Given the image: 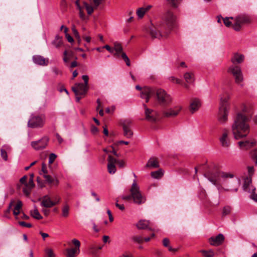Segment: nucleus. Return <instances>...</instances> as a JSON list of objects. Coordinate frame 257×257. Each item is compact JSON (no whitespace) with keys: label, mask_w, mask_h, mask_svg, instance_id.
<instances>
[{"label":"nucleus","mask_w":257,"mask_h":257,"mask_svg":"<svg viewBox=\"0 0 257 257\" xmlns=\"http://www.w3.org/2000/svg\"><path fill=\"white\" fill-rule=\"evenodd\" d=\"M176 17L171 11H167L162 20L155 25L151 24L149 29L150 35L154 38H166L176 27Z\"/></svg>","instance_id":"obj_1"},{"label":"nucleus","mask_w":257,"mask_h":257,"mask_svg":"<svg viewBox=\"0 0 257 257\" xmlns=\"http://www.w3.org/2000/svg\"><path fill=\"white\" fill-rule=\"evenodd\" d=\"M252 114V110L247 105H244L241 112L236 114L231 126L232 133L235 139H242L249 134L250 128L248 122Z\"/></svg>","instance_id":"obj_2"},{"label":"nucleus","mask_w":257,"mask_h":257,"mask_svg":"<svg viewBox=\"0 0 257 257\" xmlns=\"http://www.w3.org/2000/svg\"><path fill=\"white\" fill-rule=\"evenodd\" d=\"M155 94L158 103L162 106H167L170 104L172 101L171 96L164 90L162 89L156 90L149 87H145L143 88L141 97L145 99L146 102H148L149 98L154 96Z\"/></svg>","instance_id":"obj_3"},{"label":"nucleus","mask_w":257,"mask_h":257,"mask_svg":"<svg viewBox=\"0 0 257 257\" xmlns=\"http://www.w3.org/2000/svg\"><path fill=\"white\" fill-rule=\"evenodd\" d=\"M229 99V96L228 95L220 97L218 119L221 123H225L227 120V116L229 109V104L228 102Z\"/></svg>","instance_id":"obj_4"},{"label":"nucleus","mask_w":257,"mask_h":257,"mask_svg":"<svg viewBox=\"0 0 257 257\" xmlns=\"http://www.w3.org/2000/svg\"><path fill=\"white\" fill-rule=\"evenodd\" d=\"M106 49L109 53L112 54L115 57L121 58L125 64H130V60L126 54L123 52L121 45L115 42L113 43V47H111L108 45H106L102 47Z\"/></svg>","instance_id":"obj_5"},{"label":"nucleus","mask_w":257,"mask_h":257,"mask_svg":"<svg viewBox=\"0 0 257 257\" xmlns=\"http://www.w3.org/2000/svg\"><path fill=\"white\" fill-rule=\"evenodd\" d=\"M46 116L44 114H32L28 122V126L31 128H41L45 124Z\"/></svg>","instance_id":"obj_6"},{"label":"nucleus","mask_w":257,"mask_h":257,"mask_svg":"<svg viewBox=\"0 0 257 257\" xmlns=\"http://www.w3.org/2000/svg\"><path fill=\"white\" fill-rule=\"evenodd\" d=\"M130 192L132 194V198L135 203L140 205L145 202L146 198L142 195L140 187L135 180L130 189Z\"/></svg>","instance_id":"obj_7"},{"label":"nucleus","mask_w":257,"mask_h":257,"mask_svg":"<svg viewBox=\"0 0 257 257\" xmlns=\"http://www.w3.org/2000/svg\"><path fill=\"white\" fill-rule=\"evenodd\" d=\"M49 140V138L45 136L38 141H32L31 146L36 151L44 150L48 146Z\"/></svg>","instance_id":"obj_8"},{"label":"nucleus","mask_w":257,"mask_h":257,"mask_svg":"<svg viewBox=\"0 0 257 257\" xmlns=\"http://www.w3.org/2000/svg\"><path fill=\"white\" fill-rule=\"evenodd\" d=\"M228 72L234 77L235 82L240 84L243 81V76L240 68L237 65H231L228 69Z\"/></svg>","instance_id":"obj_9"},{"label":"nucleus","mask_w":257,"mask_h":257,"mask_svg":"<svg viewBox=\"0 0 257 257\" xmlns=\"http://www.w3.org/2000/svg\"><path fill=\"white\" fill-rule=\"evenodd\" d=\"M72 242L75 245L74 248L66 249L65 255L66 257H75L80 252V242L77 239H73Z\"/></svg>","instance_id":"obj_10"},{"label":"nucleus","mask_w":257,"mask_h":257,"mask_svg":"<svg viewBox=\"0 0 257 257\" xmlns=\"http://www.w3.org/2000/svg\"><path fill=\"white\" fill-rule=\"evenodd\" d=\"M72 91L74 92L75 96L85 95L88 90V86L83 84L76 83L72 87Z\"/></svg>","instance_id":"obj_11"},{"label":"nucleus","mask_w":257,"mask_h":257,"mask_svg":"<svg viewBox=\"0 0 257 257\" xmlns=\"http://www.w3.org/2000/svg\"><path fill=\"white\" fill-rule=\"evenodd\" d=\"M219 141L221 145L224 148H228L230 145V141L229 138V132L224 129L222 134L219 138Z\"/></svg>","instance_id":"obj_12"},{"label":"nucleus","mask_w":257,"mask_h":257,"mask_svg":"<svg viewBox=\"0 0 257 257\" xmlns=\"http://www.w3.org/2000/svg\"><path fill=\"white\" fill-rule=\"evenodd\" d=\"M256 141L254 139L246 140L245 141H239L238 145L241 150H247L256 145Z\"/></svg>","instance_id":"obj_13"},{"label":"nucleus","mask_w":257,"mask_h":257,"mask_svg":"<svg viewBox=\"0 0 257 257\" xmlns=\"http://www.w3.org/2000/svg\"><path fill=\"white\" fill-rule=\"evenodd\" d=\"M131 124L132 121L130 120H125L122 123L124 136L127 138H131L133 135L132 131L130 129Z\"/></svg>","instance_id":"obj_14"},{"label":"nucleus","mask_w":257,"mask_h":257,"mask_svg":"<svg viewBox=\"0 0 257 257\" xmlns=\"http://www.w3.org/2000/svg\"><path fill=\"white\" fill-rule=\"evenodd\" d=\"M181 108L180 106H177L173 108H170L163 112V116L166 117H174L179 114Z\"/></svg>","instance_id":"obj_15"},{"label":"nucleus","mask_w":257,"mask_h":257,"mask_svg":"<svg viewBox=\"0 0 257 257\" xmlns=\"http://www.w3.org/2000/svg\"><path fill=\"white\" fill-rule=\"evenodd\" d=\"M59 202V199L57 202H54L51 200L49 195H47L43 197L41 205L46 208H50L58 203Z\"/></svg>","instance_id":"obj_16"},{"label":"nucleus","mask_w":257,"mask_h":257,"mask_svg":"<svg viewBox=\"0 0 257 257\" xmlns=\"http://www.w3.org/2000/svg\"><path fill=\"white\" fill-rule=\"evenodd\" d=\"M224 239L222 234H219L216 236H212L209 239V242L211 245L218 246L221 244Z\"/></svg>","instance_id":"obj_17"},{"label":"nucleus","mask_w":257,"mask_h":257,"mask_svg":"<svg viewBox=\"0 0 257 257\" xmlns=\"http://www.w3.org/2000/svg\"><path fill=\"white\" fill-rule=\"evenodd\" d=\"M116 163V159L109 155L108 158L107 169L110 174H114L116 172L115 164Z\"/></svg>","instance_id":"obj_18"},{"label":"nucleus","mask_w":257,"mask_h":257,"mask_svg":"<svg viewBox=\"0 0 257 257\" xmlns=\"http://www.w3.org/2000/svg\"><path fill=\"white\" fill-rule=\"evenodd\" d=\"M201 106V102L198 99H193L190 102L189 106V111L191 113H194L197 111Z\"/></svg>","instance_id":"obj_19"},{"label":"nucleus","mask_w":257,"mask_h":257,"mask_svg":"<svg viewBox=\"0 0 257 257\" xmlns=\"http://www.w3.org/2000/svg\"><path fill=\"white\" fill-rule=\"evenodd\" d=\"M205 176L211 182L215 184L219 180L220 172L217 171L214 172H208L205 174Z\"/></svg>","instance_id":"obj_20"},{"label":"nucleus","mask_w":257,"mask_h":257,"mask_svg":"<svg viewBox=\"0 0 257 257\" xmlns=\"http://www.w3.org/2000/svg\"><path fill=\"white\" fill-rule=\"evenodd\" d=\"M144 106L145 108L146 119L149 121H155L157 118L156 116L154 114V111L152 109L148 108L146 104H144Z\"/></svg>","instance_id":"obj_21"},{"label":"nucleus","mask_w":257,"mask_h":257,"mask_svg":"<svg viewBox=\"0 0 257 257\" xmlns=\"http://www.w3.org/2000/svg\"><path fill=\"white\" fill-rule=\"evenodd\" d=\"M33 61L35 64H47L49 63L48 58L39 55L33 56Z\"/></svg>","instance_id":"obj_22"},{"label":"nucleus","mask_w":257,"mask_h":257,"mask_svg":"<svg viewBox=\"0 0 257 257\" xmlns=\"http://www.w3.org/2000/svg\"><path fill=\"white\" fill-rule=\"evenodd\" d=\"M153 6L152 5H148L145 7L139 8L136 11V14L139 19H142L146 13L148 12Z\"/></svg>","instance_id":"obj_23"},{"label":"nucleus","mask_w":257,"mask_h":257,"mask_svg":"<svg viewBox=\"0 0 257 257\" xmlns=\"http://www.w3.org/2000/svg\"><path fill=\"white\" fill-rule=\"evenodd\" d=\"M249 183H251L250 180L247 181V182H246V181H245V183L243 185V189L246 191H250L252 193L250 197L251 198L254 200L255 202H257V194H255L254 193V190H255V188H252L251 190H250L249 188L248 189V188H249L250 187Z\"/></svg>","instance_id":"obj_24"},{"label":"nucleus","mask_w":257,"mask_h":257,"mask_svg":"<svg viewBox=\"0 0 257 257\" xmlns=\"http://www.w3.org/2000/svg\"><path fill=\"white\" fill-rule=\"evenodd\" d=\"M159 167V163L158 158L156 157L151 158L145 166L148 168H157Z\"/></svg>","instance_id":"obj_25"},{"label":"nucleus","mask_w":257,"mask_h":257,"mask_svg":"<svg viewBox=\"0 0 257 257\" xmlns=\"http://www.w3.org/2000/svg\"><path fill=\"white\" fill-rule=\"evenodd\" d=\"M150 222L148 220H141L137 224V227L139 229H148L152 230V228L150 226Z\"/></svg>","instance_id":"obj_26"},{"label":"nucleus","mask_w":257,"mask_h":257,"mask_svg":"<svg viewBox=\"0 0 257 257\" xmlns=\"http://www.w3.org/2000/svg\"><path fill=\"white\" fill-rule=\"evenodd\" d=\"M244 59V56L242 54H239L238 53L235 54L232 58V62L233 63H242L243 62Z\"/></svg>","instance_id":"obj_27"},{"label":"nucleus","mask_w":257,"mask_h":257,"mask_svg":"<svg viewBox=\"0 0 257 257\" xmlns=\"http://www.w3.org/2000/svg\"><path fill=\"white\" fill-rule=\"evenodd\" d=\"M184 78L188 83H192L194 81V75L191 72L185 73L184 75Z\"/></svg>","instance_id":"obj_28"},{"label":"nucleus","mask_w":257,"mask_h":257,"mask_svg":"<svg viewBox=\"0 0 257 257\" xmlns=\"http://www.w3.org/2000/svg\"><path fill=\"white\" fill-rule=\"evenodd\" d=\"M31 215L34 218L40 220L43 218L42 216L40 214L36 206H34V209L30 211Z\"/></svg>","instance_id":"obj_29"},{"label":"nucleus","mask_w":257,"mask_h":257,"mask_svg":"<svg viewBox=\"0 0 257 257\" xmlns=\"http://www.w3.org/2000/svg\"><path fill=\"white\" fill-rule=\"evenodd\" d=\"M163 171L162 169H159L157 171L151 172V177L154 179H160L163 176Z\"/></svg>","instance_id":"obj_30"},{"label":"nucleus","mask_w":257,"mask_h":257,"mask_svg":"<svg viewBox=\"0 0 257 257\" xmlns=\"http://www.w3.org/2000/svg\"><path fill=\"white\" fill-rule=\"evenodd\" d=\"M22 205V202L20 200H18L13 210V214L14 215L17 216L20 213V209H21Z\"/></svg>","instance_id":"obj_31"},{"label":"nucleus","mask_w":257,"mask_h":257,"mask_svg":"<svg viewBox=\"0 0 257 257\" xmlns=\"http://www.w3.org/2000/svg\"><path fill=\"white\" fill-rule=\"evenodd\" d=\"M83 5L86 10L87 11V14L89 15H91L93 13L94 9H96L95 8H94V6L93 7L89 5L86 2H84Z\"/></svg>","instance_id":"obj_32"},{"label":"nucleus","mask_w":257,"mask_h":257,"mask_svg":"<svg viewBox=\"0 0 257 257\" xmlns=\"http://www.w3.org/2000/svg\"><path fill=\"white\" fill-rule=\"evenodd\" d=\"M220 177L224 179L232 178L234 177V174L230 172H220Z\"/></svg>","instance_id":"obj_33"},{"label":"nucleus","mask_w":257,"mask_h":257,"mask_svg":"<svg viewBox=\"0 0 257 257\" xmlns=\"http://www.w3.org/2000/svg\"><path fill=\"white\" fill-rule=\"evenodd\" d=\"M232 20V21L234 20L233 17H225V18H222V20L223 21L224 24L225 26L227 27H232L233 22L230 21Z\"/></svg>","instance_id":"obj_34"},{"label":"nucleus","mask_w":257,"mask_h":257,"mask_svg":"<svg viewBox=\"0 0 257 257\" xmlns=\"http://www.w3.org/2000/svg\"><path fill=\"white\" fill-rule=\"evenodd\" d=\"M169 4L174 8L178 7L182 0H167Z\"/></svg>","instance_id":"obj_35"},{"label":"nucleus","mask_w":257,"mask_h":257,"mask_svg":"<svg viewBox=\"0 0 257 257\" xmlns=\"http://www.w3.org/2000/svg\"><path fill=\"white\" fill-rule=\"evenodd\" d=\"M52 44L56 48H59L61 47L62 45V41L61 38H59L58 36H56L55 39L52 42Z\"/></svg>","instance_id":"obj_36"},{"label":"nucleus","mask_w":257,"mask_h":257,"mask_svg":"<svg viewBox=\"0 0 257 257\" xmlns=\"http://www.w3.org/2000/svg\"><path fill=\"white\" fill-rule=\"evenodd\" d=\"M236 19L237 20V21L238 23H239L241 25L247 23L248 22V19L243 16H240L236 18Z\"/></svg>","instance_id":"obj_37"},{"label":"nucleus","mask_w":257,"mask_h":257,"mask_svg":"<svg viewBox=\"0 0 257 257\" xmlns=\"http://www.w3.org/2000/svg\"><path fill=\"white\" fill-rule=\"evenodd\" d=\"M241 27V24L238 22L237 20L236 19V18L234 19L232 23L233 29L236 31H238L240 30Z\"/></svg>","instance_id":"obj_38"},{"label":"nucleus","mask_w":257,"mask_h":257,"mask_svg":"<svg viewBox=\"0 0 257 257\" xmlns=\"http://www.w3.org/2000/svg\"><path fill=\"white\" fill-rule=\"evenodd\" d=\"M62 215L64 217H67L69 215V207L68 205H64L62 208Z\"/></svg>","instance_id":"obj_39"},{"label":"nucleus","mask_w":257,"mask_h":257,"mask_svg":"<svg viewBox=\"0 0 257 257\" xmlns=\"http://www.w3.org/2000/svg\"><path fill=\"white\" fill-rule=\"evenodd\" d=\"M250 156L255 165H257V149L252 150L250 152Z\"/></svg>","instance_id":"obj_40"},{"label":"nucleus","mask_w":257,"mask_h":257,"mask_svg":"<svg viewBox=\"0 0 257 257\" xmlns=\"http://www.w3.org/2000/svg\"><path fill=\"white\" fill-rule=\"evenodd\" d=\"M201 252L203 254V255L206 257H212L214 255V252L212 250H202Z\"/></svg>","instance_id":"obj_41"},{"label":"nucleus","mask_w":257,"mask_h":257,"mask_svg":"<svg viewBox=\"0 0 257 257\" xmlns=\"http://www.w3.org/2000/svg\"><path fill=\"white\" fill-rule=\"evenodd\" d=\"M33 178L34 174H32L30 175L28 183L26 184V187H30L31 188H32L35 186V184L33 182Z\"/></svg>","instance_id":"obj_42"},{"label":"nucleus","mask_w":257,"mask_h":257,"mask_svg":"<svg viewBox=\"0 0 257 257\" xmlns=\"http://www.w3.org/2000/svg\"><path fill=\"white\" fill-rule=\"evenodd\" d=\"M231 211V208L230 206H225L222 211V215L223 216H226L227 215H228Z\"/></svg>","instance_id":"obj_43"},{"label":"nucleus","mask_w":257,"mask_h":257,"mask_svg":"<svg viewBox=\"0 0 257 257\" xmlns=\"http://www.w3.org/2000/svg\"><path fill=\"white\" fill-rule=\"evenodd\" d=\"M44 177L45 179L46 182L50 185L52 184V183L53 182L55 179L49 175H44Z\"/></svg>","instance_id":"obj_44"},{"label":"nucleus","mask_w":257,"mask_h":257,"mask_svg":"<svg viewBox=\"0 0 257 257\" xmlns=\"http://www.w3.org/2000/svg\"><path fill=\"white\" fill-rule=\"evenodd\" d=\"M64 32L65 34V36H66V38L67 41L70 43L73 42L74 41L73 38L69 34H68L67 33L68 28H65V31H64Z\"/></svg>","instance_id":"obj_45"},{"label":"nucleus","mask_w":257,"mask_h":257,"mask_svg":"<svg viewBox=\"0 0 257 257\" xmlns=\"http://www.w3.org/2000/svg\"><path fill=\"white\" fill-rule=\"evenodd\" d=\"M133 240L136 242L142 243L144 241V238L141 236H135L133 237Z\"/></svg>","instance_id":"obj_46"},{"label":"nucleus","mask_w":257,"mask_h":257,"mask_svg":"<svg viewBox=\"0 0 257 257\" xmlns=\"http://www.w3.org/2000/svg\"><path fill=\"white\" fill-rule=\"evenodd\" d=\"M169 80L172 82L175 83L176 84H182V80L180 79L176 78L174 76H171L169 78Z\"/></svg>","instance_id":"obj_47"},{"label":"nucleus","mask_w":257,"mask_h":257,"mask_svg":"<svg viewBox=\"0 0 257 257\" xmlns=\"http://www.w3.org/2000/svg\"><path fill=\"white\" fill-rule=\"evenodd\" d=\"M56 158L57 156L56 154L54 153L50 154L49 157V164H52L55 161V160L56 159Z\"/></svg>","instance_id":"obj_48"},{"label":"nucleus","mask_w":257,"mask_h":257,"mask_svg":"<svg viewBox=\"0 0 257 257\" xmlns=\"http://www.w3.org/2000/svg\"><path fill=\"white\" fill-rule=\"evenodd\" d=\"M1 156L2 158L5 161H7V160H8L7 153L4 149H2L1 150Z\"/></svg>","instance_id":"obj_49"},{"label":"nucleus","mask_w":257,"mask_h":257,"mask_svg":"<svg viewBox=\"0 0 257 257\" xmlns=\"http://www.w3.org/2000/svg\"><path fill=\"white\" fill-rule=\"evenodd\" d=\"M79 15L80 18L83 21H86L88 19V18L86 17L85 14L83 12L82 9L81 10H79Z\"/></svg>","instance_id":"obj_50"},{"label":"nucleus","mask_w":257,"mask_h":257,"mask_svg":"<svg viewBox=\"0 0 257 257\" xmlns=\"http://www.w3.org/2000/svg\"><path fill=\"white\" fill-rule=\"evenodd\" d=\"M104 1L105 0H92L93 6L95 9H97V7L101 4L102 2Z\"/></svg>","instance_id":"obj_51"},{"label":"nucleus","mask_w":257,"mask_h":257,"mask_svg":"<svg viewBox=\"0 0 257 257\" xmlns=\"http://www.w3.org/2000/svg\"><path fill=\"white\" fill-rule=\"evenodd\" d=\"M19 224L23 227H26L28 228H30L32 226V224L30 223H27L25 221H19Z\"/></svg>","instance_id":"obj_52"},{"label":"nucleus","mask_w":257,"mask_h":257,"mask_svg":"<svg viewBox=\"0 0 257 257\" xmlns=\"http://www.w3.org/2000/svg\"><path fill=\"white\" fill-rule=\"evenodd\" d=\"M31 188L30 187H26L23 188V192L26 195L29 196L31 192Z\"/></svg>","instance_id":"obj_53"},{"label":"nucleus","mask_w":257,"mask_h":257,"mask_svg":"<svg viewBox=\"0 0 257 257\" xmlns=\"http://www.w3.org/2000/svg\"><path fill=\"white\" fill-rule=\"evenodd\" d=\"M90 251L93 254H95L98 250L96 245H92L90 247Z\"/></svg>","instance_id":"obj_54"},{"label":"nucleus","mask_w":257,"mask_h":257,"mask_svg":"<svg viewBox=\"0 0 257 257\" xmlns=\"http://www.w3.org/2000/svg\"><path fill=\"white\" fill-rule=\"evenodd\" d=\"M46 253L48 257H54L55 254L53 251V250L50 248H48L46 250Z\"/></svg>","instance_id":"obj_55"},{"label":"nucleus","mask_w":257,"mask_h":257,"mask_svg":"<svg viewBox=\"0 0 257 257\" xmlns=\"http://www.w3.org/2000/svg\"><path fill=\"white\" fill-rule=\"evenodd\" d=\"M72 31L75 37L78 39V41L80 42V37L77 30L74 27H73L72 28Z\"/></svg>","instance_id":"obj_56"},{"label":"nucleus","mask_w":257,"mask_h":257,"mask_svg":"<svg viewBox=\"0 0 257 257\" xmlns=\"http://www.w3.org/2000/svg\"><path fill=\"white\" fill-rule=\"evenodd\" d=\"M121 199L124 200L129 201L131 200L132 198V194L131 193L130 195H122L121 197Z\"/></svg>","instance_id":"obj_57"},{"label":"nucleus","mask_w":257,"mask_h":257,"mask_svg":"<svg viewBox=\"0 0 257 257\" xmlns=\"http://www.w3.org/2000/svg\"><path fill=\"white\" fill-rule=\"evenodd\" d=\"M14 203H15L14 201H12L10 203L8 209L5 211V214L10 213V211H11V209L12 207V206H13V204H14Z\"/></svg>","instance_id":"obj_58"},{"label":"nucleus","mask_w":257,"mask_h":257,"mask_svg":"<svg viewBox=\"0 0 257 257\" xmlns=\"http://www.w3.org/2000/svg\"><path fill=\"white\" fill-rule=\"evenodd\" d=\"M170 240L168 238H165L163 240V244L165 247H168L169 245Z\"/></svg>","instance_id":"obj_59"},{"label":"nucleus","mask_w":257,"mask_h":257,"mask_svg":"<svg viewBox=\"0 0 257 257\" xmlns=\"http://www.w3.org/2000/svg\"><path fill=\"white\" fill-rule=\"evenodd\" d=\"M120 168H123L124 166V162L123 160H116V163Z\"/></svg>","instance_id":"obj_60"},{"label":"nucleus","mask_w":257,"mask_h":257,"mask_svg":"<svg viewBox=\"0 0 257 257\" xmlns=\"http://www.w3.org/2000/svg\"><path fill=\"white\" fill-rule=\"evenodd\" d=\"M42 171L45 174V175H47L48 173L46 165L44 163L42 164Z\"/></svg>","instance_id":"obj_61"},{"label":"nucleus","mask_w":257,"mask_h":257,"mask_svg":"<svg viewBox=\"0 0 257 257\" xmlns=\"http://www.w3.org/2000/svg\"><path fill=\"white\" fill-rule=\"evenodd\" d=\"M82 79L83 80V81L84 82V84L88 86V80H89L88 76L87 75H83L82 77Z\"/></svg>","instance_id":"obj_62"},{"label":"nucleus","mask_w":257,"mask_h":257,"mask_svg":"<svg viewBox=\"0 0 257 257\" xmlns=\"http://www.w3.org/2000/svg\"><path fill=\"white\" fill-rule=\"evenodd\" d=\"M91 131L93 134L95 135L98 132V129L96 126L93 125L91 127Z\"/></svg>","instance_id":"obj_63"},{"label":"nucleus","mask_w":257,"mask_h":257,"mask_svg":"<svg viewBox=\"0 0 257 257\" xmlns=\"http://www.w3.org/2000/svg\"><path fill=\"white\" fill-rule=\"evenodd\" d=\"M27 177L26 176H23V177H22L20 180V182L22 183V184H24L26 185V184H27L26 183V180H27Z\"/></svg>","instance_id":"obj_64"}]
</instances>
